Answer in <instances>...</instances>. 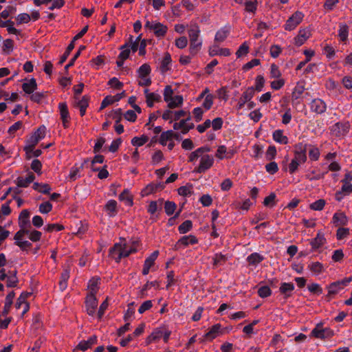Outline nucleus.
Instances as JSON below:
<instances>
[{"label":"nucleus","instance_id":"1","mask_svg":"<svg viewBox=\"0 0 352 352\" xmlns=\"http://www.w3.org/2000/svg\"><path fill=\"white\" fill-rule=\"evenodd\" d=\"M135 252V249L132 247H128L126 243H114V245L109 249V256L116 263H120L122 258L127 257Z\"/></svg>","mask_w":352,"mask_h":352},{"label":"nucleus","instance_id":"2","mask_svg":"<svg viewBox=\"0 0 352 352\" xmlns=\"http://www.w3.org/2000/svg\"><path fill=\"white\" fill-rule=\"evenodd\" d=\"M45 132L46 127L45 126H41L36 131L34 132L30 139L31 144L26 146L24 148L27 153H28L29 151H32L35 145H36L41 139L45 138Z\"/></svg>","mask_w":352,"mask_h":352},{"label":"nucleus","instance_id":"3","mask_svg":"<svg viewBox=\"0 0 352 352\" xmlns=\"http://www.w3.org/2000/svg\"><path fill=\"white\" fill-rule=\"evenodd\" d=\"M304 14L299 11L295 12L286 21L285 29L288 31L294 30L302 21Z\"/></svg>","mask_w":352,"mask_h":352},{"label":"nucleus","instance_id":"4","mask_svg":"<svg viewBox=\"0 0 352 352\" xmlns=\"http://www.w3.org/2000/svg\"><path fill=\"white\" fill-rule=\"evenodd\" d=\"M311 336L320 338L325 339L332 337L334 332L329 328H323L322 325L318 324L311 332Z\"/></svg>","mask_w":352,"mask_h":352},{"label":"nucleus","instance_id":"5","mask_svg":"<svg viewBox=\"0 0 352 352\" xmlns=\"http://www.w3.org/2000/svg\"><path fill=\"white\" fill-rule=\"evenodd\" d=\"M350 124L349 122H339L331 126V132L337 137L345 135L349 131Z\"/></svg>","mask_w":352,"mask_h":352},{"label":"nucleus","instance_id":"6","mask_svg":"<svg viewBox=\"0 0 352 352\" xmlns=\"http://www.w3.org/2000/svg\"><path fill=\"white\" fill-rule=\"evenodd\" d=\"M307 144L298 143L295 145L294 159L300 164H304L307 161Z\"/></svg>","mask_w":352,"mask_h":352},{"label":"nucleus","instance_id":"7","mask_svg":"<svg viewBox=\"0 0 352 352\" xmlns=\"http://www.w3.org/2000/svg\"><path fill=\"white\" fill-rule=\"evenodd\" d=\"M214 163V158L209 155H204L201 157L199 166L195 170L196 173H202L208 170Z\"/></svg>","mask_w":352,"mask_h":352},{"label":"nucleus","instance_id":"8","mask_svg":"<svg viewBox=\"0 0 352 352\" xmlns=\"http://www.w3.org/2000/svg\"><path fill=\"white\" fill-rule=\"evenodd\" d=\"M89 97L84 96L80 99L77 96H74V107L78 108L81 116H84L86 113V109L89 106Z\"/></svg>","mask_w":352,"mask_h":352},{"label":"nucleus","instance_id":"9","mask_svg":"<svg viewBox=\"0 0 352 352\" xmlns=\"http://www.w3.org/2000/svg\"><path fill=\"white\" fill-rule=\"evenodd\" d=\"M254 96V89L253 87H248L241 95L236 105L237 110L241 109L246 102H248Z\"/></svg>","mask_w":352,"mask_h":352},{"label":"nucleus","instance_id":"10","mask_svg":"<svg viewBox=\"0 0 352 352\" xmlns=\"http://www.w3.org/2000/svg\"><path fill=\"white\" fill-rule=\"evenodd\" d=\"M85 305L87 314L93 316L96 313V309L98 306V300L96 295L88 294L86 297Z\"/></svg>","mask_w":352,"mask_h":352},{"label":"nucleus","instance_id":"11","mask_svg":"<svg viewBox=\"0 0 352 352\" xmlns=\"http://www.w3.org/2000/svg\"><path fill=\"white\" fill-rule=\"evenodd\" d=\"M58 109L60 111V119L62 120L63 127L67 129L69 126L70 120L67 105L65 102H60L58 104Z\"/></svg>","mask_w":352,"mask_h":352},{"label":"nucleus","instance_id":"12","mask_svg":"<svg viewBox=\"0 0 352 352\" xmlns=\"http://www.w3.org/2000/svg\"><path fill=\"white\" fill-rule=\"evenodd\" d=\"M19 225L20 228L30 230L32 225L30 221V212L28 210H23L19 216Z\"/></svg>","mask_w":352,"mask_h":352},{"label":"nucleus","instance_id":"13","mask_svg":"<svg viewBox=\"0 0 352 352\" xmlns=\"http://www.w3.org/2000/svg\"><path fill=\"white\" fill-rule=\"evenodd\" d=\"M310 108L313 112L317 114H322L325 112L327 105L322 100L315 98L311 102Z\"/></svg>","mask_w":352,"mask_h":352},{"label":"nucleus","instance_id":"14","mask_svg":"<svg viewBox=\"0 0 352 352\" xmlns=\"http://www.w3.org/2000/svg\"><path fill=\"white\" fill-rule=\"evenodd\" d=\"M165 185L164 183L159 182L157 184L150 183L148 184L141 192L142 196H148L157 191L162 190L164 188Z\"/></svg>","mask_w":352,"mask_h":352},{"label":"nucleus","instance_id":"15","mask_svg":"<svg viewBox=\"0 0 352 352\" xmlns=\"http://www.w3.org/2000/svg\"><path fill=\"white\" fill-rule=\"evenodd\" d=\"M98 341V337L95 335L91 336L87 340H81L75 348L74 351L80 350L82 351L91 348L93 345L96 344Z\"/></svg>","mask_w":352,"mask_h":352},{"label":"nucleus","instance_id":"16","mask_svg":"<svg viewBox=\"0 0 352 352\" xmlns=\"http://www.w3.org/2000/svg\"><path fill=\"white\" fill-rule=\"evenodd\" d=\"M305 90V89L302 82H298L292 94L291 100L293 105H297L300 103L298 99L301 97Z\"/></svg>","mask_w":352,"mask_h":352},{"label":"nucleus","instance_id":"17","mask_svg":"<svg viewBox=\"0 0 352 352\" xmlns=\"http://www.w3.org/2000/svg\"><path fill=\"white\" fill-rule=\"evenodd\" d=\"M310 36L311 32L309 29H300L298 35L294 38V44L298 47L301 46Z\"/></svg>","mask_w":352,"mask_h":352},{"label":"nucleus","instance_id":"18","mask_svg":"<svg viewBox=\"0 0 352 352\" xmlns=\"http://www.w3.org/2000/svg\"><path fill=\"white\" fill-rule=\"evenodd\" d=\"M208 53L210 56H214L217 55L228 56L231 54L228 48H219V45L216 44H214L209 47Z\"/></svg>","mask_w":352,"mask_h":352},{"label":"nucleus","instance_id":"19","mask_svg":"<svg viewBox=\"0 0 352 352\" xmlns=\"http://www.w3.org/2000/svg\"><path fill=\"white\" fill-rule=\"evenodd\" d=\"M341 190L337 191L335 198L338 201H340L344 196L352 193V184L342 183Z\"/></svg>","mask_w":352,"mask_h":352},{"label":"nucleus","instance_id":"20","mask_svg":"<svg viewBox=\"0 0 352 352\" xmlns=\"http://www.w3.org/2000/svg\"><path fill=\"white\" fill-rule=\"evenodd\" d=\"M35 179V176L32 173H29L26 178L18 177L16 181V185L19 188H26Z\"/></svg>","mask_w":352,"mask_h":352},{"label":"nucleus","instance_id":"21","mask_svg":"<svg viewBox=\"0 0 352 352\" xmlns=\"http://www.w3.org/2000/svg\"><path fill=\"white\" fill-rule=\"evenodd\" d=\"M332 222L336 226H345L347 224L348 219L344 213L337 212L333 214Z\"/></svg>","mask_w":352,"mask_h":352},{"label":"nucleus","instance_id":"22","mask_svg":"<svg viewBox=\"0 0 352 352\" xmlns=\"http://www.w3.org/2000/svg\"><path fill=\"white\" fill-rule=\"evenodd\" d=\"M294 288V285L292 283H282L279 291L285 298H287L292 295Z\"/></svg>","mask_w":352,"mask_h":352},{"label":"nucleus","instance_id":"23","mask_svg":"<svg viewBox=\"0 0 352 352\" xmlns=\"http://www.w3.org/2000/svg\"><path fill=\"white\" fill-rule=\"evenodd\" d=\"M15 296L14 292H10L6 297L5 305L2 311L3 316H7L10 311V307L12 305L13 299Z\"/></svg>","mask_w":352,"mask_h":352},{"label":"nucleus","instance_id":"24","mask_svg":"<svg viewBox=\"0 0 352 352\" xmlns=\"http://www.w3.org/2000/svg\"><path fill=\"white\" fill-rule=\"evenodd\" d=\"M171 56L170 54L168 52H166L164 54V58H162L160 65V69L162 74L166 73L168 70H170V65L171 63Z\"/></svg>","mask_w":352,"mask_h":352},{"label":"nucleus","instance_id":"25","mask_svg":"<svg viewBox=\"0 0 352 352\" xmlns=\"http://www.w3.org/2000/svg\"><path fill=\"white\" fill-rule=\"evenodd\" d=\"M146 94V102L148 107H153L154 102H159L161 99V96L158 94L148 93V89L144 90Z\"/></svg>","mask_w":352,"mask_h":352},{"label":"nucleus","instance_id":"26","mask_svg":"<svg viewBox=\"0 0 352 352\" xmlns=\"http://www.w3.org/2000/svg\"><path fill=\"white\" fill-rule=\"evenodd\" d=\"M272 137L274 140L279 144H287L289 142L288 138L284 135L283 131L280 129L275 130L273 132Z\"/></svg>","mask_w":352,"mask_h":352},{"label":"nucleus","instance_id":"27","mask_svg":"<svg viewBox=\"0 0 352 352\" xmlns=\"http://www.w3.org/2000/svg\"><path fill=\"white\" fill-rule=\"evenodd\" d=\"M69 269H65L60 274L59 288L63 292L67 287V280L69 278Z\"/></svg>","mask_w":352,"mask_h":352},{"label":"nucleus","instance_id":"28","mask_svg":"<svg viewBox=\"0 0 352 352\" xmlns=\"http://www.w3.org/2000/svg\"><path fill=\"white\" fill-rule=\"evenodd\" d=\"M22 89L26 94H32L37 89V83L34 78H31L29 82L22 85Z\"/></svg>","mask_w":352,"mask_h":352},{"label":"nucleus","instance_id":"29","mask_svg":"<svg viewBox=\"0 0 352 352\" xmlns=\"http://www.w3.org/2000/svg\"><path fill=\"white\" fill-rule=\"evenodd\" d=\"M221 329L220 324H215L213 325L210 330L205 334V339L208 340H212L219 335V330Z\"/></svg>","mask_w":352,"mask_h":352},{"label":"nucleus","instance_id":"30","mask_svg":"<svg viewBox=\"0 0 352 352\" xmlns=\"http://www.w3.org/2000/svg\"><path fill=\"white\" fill-rule=\"evenodd\" d=\"M327 289H328L327 297H331V296L338 294L343 288L340 285V283H339V282L337 280V281L333 282L330 285H329L327 286Z\"/></svg>","mask_w":352,"mask_h":352},{"label":"nucleus","instance_id":"31","mask_svg":"<svg viewBox=\"0 0 352 352\" xmlns=\"http://www.w3.org/2000/svg\"><path fill=\"white\" fill-rule=\"evenodd\" d=\"M230 33V28L224 27L218 30L214 36L215 42H223L226 40Z\"/></svg>","mask_w":352,"mask_h":352},{"label":"nucleus","instance_id":"32","mask_svg":"<svg viewBox=\"0 0 352 352\" xmlns=\"http://www.w3.org/2000/svg\"><path fill=\"white\" fill-rule=\"evenodd\" d=\"M188 34L190 41L199 40V36L200 34V30L199 26L197 24L191 25L188 30Z\"/></svg>","mask_w":352,"mask_h":352},{"label":"nucleus","instance_id":"33","mask_svg":"<svg viewBox=\"0 0 352 352\" xmlns=\"http://www.w3.org/2000/svg\"><path fill=\"white\" fill-rule=\"evenodd\" d=\"M167 27L161 23H155L153 25V31L156 36H164L167 32Z\"/></svg>","mask_w":352,"mask_h":352},{"label":"nucleus","instance_id":"34","mask_svg":"<svg viewBox=\"0 0 352 352\" xmlns=\"http://www.w3.org/2000/svg\"><path fill=\"white\" fill-rule=\"evenodd\" d=\"M104 208L110 217H113L117 213V202L115 200H109L106 204Z\"/></svg>","mask_w":352,"mask_h":352},{"label":"nucleus","instance_id":"35","mask_svg":"<svg viewBox=\"0 0 352 352\" xmlns=\"http://www.w3.org/2000/svg\"><path fill=\"white\" fill-rule=\"evenodd\" d=\"M138 77L141 79H144L150 75L151 72V68L148 63H144L138 69Z\"/></svg>","mask_w":352,"mask_h":352},{"label":"nucleus","instance_id":"36","mask_svg":"<svg viewBox=\"0 0 352 352\" xmlns=\"http://www.w3.org/2000/svg\"><path fill=\"white\" fill-rule=\"evenodd\" d=\"M263 259L264 257L256 252L252 253L247 257V261L249 263L250 265H255L261 263L262 261H263Z\"/></svg>","mask_w":352,"mask_h":352},{"label":"nucleus","instance_id":"37","mask_svg":"<svg viewBox=\"0 0 352 352\" xmlns=\"http://www.w3.org/2000/svg\"><path fill=\"white\" fill-rule=\"evenodd\" d=\"M33 188L43 194H50L51 191V187L47 184H39L38 182H34L33 184Z\"/></svg>","mask_w":352,"mask_h":352},{"label":"nucleus","instance_id":"38","mask_svg":"<svg viewBox=\"0 0 352 352\" xmlns=\"http://www.w3.org/2000/svg\"><path fill=\"white\" fill-rule=\"evenodd\" d=\"M349 35V27L345 23H340L339 25V32L338 36L340 37V41H345L347 40Z\"/></svg>","mask_w":352,"mask_h":352},{"label":"nucleus","instance_id":"39","mask_svg":"<svg viewBox=\"0 0 352 352\" xmlns=\"http://www.w3.org/2000/svg\"><path fill=\"white\" fill-rule=\"evenodd\" d=\"M308 268L316 275H318L324 270L323 265L320 262H313L308 265Z\"/></svg>","mask_w":352,"mask_h":352},{"label":"nucleus","instance_id":"40","mask_svg":"<svg viewBox=\"0 0 352 352\" xmlns=\"http://www.w3.org/2000/svg\"><path fill=\"white\" fill-rule=\"evenodd\" d=\"M202 45L201 40L190 41V52L192 56L195 55L200 50Z\"/></svg>","mask_w":352,"mask_h":352},{"label":"nucleus","instance_id":"41","mask_svg":"<svg viewBox=\"0 0 352 352\" xmlns=\"http://www.w3.org/2000/svg\"><path fill=\"white\" fill-rule=\"evenodd\" d=\"M129 47L130 45L129 43H126L120 47V49L122 52L118 56V59L126 60L129 58L131 52Z\"/></svg>","mask_w":352,"mask_h":352},{"label":"nucleus","instance_id":"42","mask_svg":"<svg viewBox=\"0 0 352 352\" xmlns=\"http://www.w3.org/2000/svg\"><path fill=\"white\" fill-rule=\"evenodd\" d=\"M177 205L175 202L166 201L164 203V210L167 215H172L175 211Z\"/></svg>","mask_w":352,"mask_h":352},{"label":"nucleus","instance_id":"43","mask_svg":"<svg viewBox=\"0 0 352 352\" xmlns=\"http://www.w3.org/2000/svg\"><path fill=\"white\" fill-rule=\"evenodd\" d=\"M183 103V97L182 96H175L173 97L171 101L168 104V107L170 109H174L179 107Z\"/></svg>","mask_w":352,"mask_h":352},{"label":"nucleus","instance_id":"44","mask_svg":"<svg viewBox=\"0 0 352 352\" xmlns=\"http://www.w3.org/2000/svg\"><path fill=\"white\" fill-rule=\"evenodd\" d=\"M148 140L146 135H142L141 137H135L131 140V144L133 146H141L144 145Z\"/></svg>","mask_w":352,"mask_h":352},{"label":"nucleus","instance_id":"45","mask_svg":"<svg viewBox=\"0 0 352 352\" xmlns=\"http://www.w3.org/2000/svg\"><path fill=\"white\" fill-rule=\"evenodd\" d=\"M325 204V200L320 199L310 204L309 208L313 210L320 211L324 208Z\"/></svg>","mask_w":352,"mask_h":352},{"label":"nucleus","instance_id":"46","mask_svg":"<svg viewBox=\"0 0 352 352\" xmlns=\"http://www.w3.org/2000/svg\"><path fill=\"white\" fill-rule=\"evenodd\" d=\"M119 199L121 201H126V203L129 206H132L133 204V198L129 195V192L128 190H124V191L119 195Z\"/></svg>","mask_w":352,"mask_h":352},{"label":"nucleus","instance_id":"47","mask_svg":"<svg viewBox=\"0 0 352 352\" xmlns=\"http://www.w3.org/2000/svg\"><path fill=\"white\" fill-rule=\"evenodd\" d=\"M173 91L171 88V86H166L164 90V100L165 102H168V104L169 103L170 101L172 100V99H173Z\"/></svg>","mask_w":352,"mask_h":352},{"label":"nucleus","instance_id":"48","mask_svg":"<svg viewBox=\"0 0 352 352\" xmlns=\"http://www.w3.org/2000/svg\"><path fill=\"white\" fill-rule=\"evenodd\" d=\"M214 98V96L210 94H208L206 95V96L205 97L204 101L202 104V107L206 110H209L210 109H211V107L213 104Z\"/></svg>","mask_w":352,"mask_h":352},{"label":"nucleus","instance_id":"49","mask_svg":"<svg viewBox=\"0 0 352 352\" xmlns=\"http://www.w3.org/2000/svg\"><path fill=\"white\" fill-rule=\"evenodd\" d=\"M257 8V1H248L245 3V10L248 12L254 13Z\"/></svg>","mask_w":352,"mask_h":352},{"label":"nucleus","instance_id":"50","mask_svg":"<svg viewBox=\"0 0 352 352\" xmlns=\"http://www.w3.org/2000/svg\"><path fill=\"white\" fill-rule=\"evenodd\" d=\"M192 221L190 220H186L179 226L178 230L181 234H184L189 231L192 228Z\"/></svg>","mask_w":352,"mask_h":352},{"label":"nucleus","instance_id":"51","mask_svg":"<svg viewBox=\"0 0 352 352\" xmlns=\"http://www.w3.org/2000/svg\"><path fill=\"white\" fill-rule=\"evenodd\" d=\"M258 294L261 298H267L272 294V290L267 285L262 286L258 289Z\"/></svg>","mask_w":352,"mask_h":352},{"label":"nucleus","instance_id":"52","mask_svg":"<svg viewBox=\"0 0 352 352\" xmlns=\"http://www.w3.org/2000/svg\"><path fill=\"white\" fill-rule=\"evenodd\" d=\"M7 287H15L17 285L18 278L16 277V271H14V276H7Z\"/></svg>","mask_w":352,"mask_h":352},{"label":"nucleus","instance_id":"53","mask_svg":"<svg viewBox=\"0 0 352 352\" xmlns=\"http://www.w3.org/2000/svg\"><path fill=\"white\" fill-rule=\"evenodd\" d=\"M320 151L317 147L311 146L309 151V157L311 160L317 161L320 157Z\"/></svg>","mask_w":352,"mask_h":352},{"label":"nucleus","instance_id":"54","mask_svg":"<svg viewBox=\"0 0 352 352\" xmlns=\"http://www.w3.org/2000/svg\"><path fill=\"white\" fill-rule=\"evenodd\" d=\"M158 255H159V251L158 250L154 251L149 256H148L145 259L144 263L150 267H152L154 265L155 261L157 259Z\"/></svg>","mask_w":352,"mask_h":352},{"label":"nucleus","instance_id":"55","mask_svg":"<svg viewBox=\"0 0 352 352\" xmlns=\"http://www.w3.org/2000/svg\"><path fill=\"white\" fill-rule=\"evenodd\" d=\"M349 234V229L345 228H339L336 232L338 240H343Z\"/></svg>","mask_w":352,"mask_h":352},{"label":"nucleus","instance_id":"56","mask_svg":"<svg viewBox=\"0 0 352 352\" xmlns=\"http://www.w3.org/2000/svg\"><path fill=\"white\" fill-rule=\"evenodd\" d=\"M109 116L115 120L116 122H120L122 118V111L121 109H117L112 111Z\"/></svg>","mask_w":352,"mask_h":352},{"label":"nucleus","instance_id":"57","mask_svg":"<svg viewBox=\"0 0 352 352\" xmlns=\"http://www.w3.org/2000/svg\"><path fill=\"white\" fill-rule=\"evenodd\" d=\"M153 307V302L151 300L144 301L139 307L138 312L140 314H144L145 311L149 310Z\"/></svg>","mask_w":352,"mask_h":352},{"label":"nucleus","instance_id":"58","mask_svg":"<svg viewBox=\"0 0 352 352\" xmlns=\"http://www.w3.org/2000/svg\"><path fill=\"white\" fill-rule=\"evenodd\" d=\"M265 169L267 173L274 175L278 170V164L275 162H271L265 165Z\"/></svg>","mask_w":352,"mask_h":352},{"label":"nucleus","instance_id":"59","mask_svg":"<svg viewBox=\"0 0 352 352\" xmlns=\"http://www.w3.org/2000/svg\"><path fill=\"white\" fill-rule=\"evenodd\" d=\"M135 305V302H131L128 305V309L126 311L124 316V320L125 322L129 320V319L133 316L135 313V309L133 308V306Z\"/></svg>","mask_w":352,"mask_h":352},{"label":"nucleus","instance_id":"60","mask_svg":"<svg viewBox=\"0 0 352 352\" xmlns=\"http://www.w3.org/2000/svg\"><path fill=\"white\" fill-rule=\"evenodd\" d=\"M307 288L311 293L316 294L317 295H320L322 293V289L318 283L309 285Z\"/></svg>","mask_w":352,"mask_h":352},{"label":"nucleus","instance_id":"61","mask_svg":"<svg viewBox=\"0 0 352 352\" xmlns=\"http://www.w3.org/2000/svg\"><path fill=\"white\" fill-rule=\"evenodd\" d=\"M249 52V46L246 42L243 43L236 52L237 58H240L243 55H246Z\"/></svg>","mask_w":352,"mask_h":352},{"label":"nucleus","instance_id":"62","mask_svg":"<svg viewBox=\"0 0 352 352\" xmlns=\"http://www.w3.org/2000/svg\"><path fill=\"white\" fill-rule=\"evenodd\" d=\"M52 209V205L49 201H45L40 204L39 212L43 214L50 212Z\"/></svg>","mask_w":352,"mask_h":352},{"label":"nucleus","instance_id":"63","mask_svg":"<svg viewBox=\"0 0 352 352\" xmlns=\"http://www.w3.org/2000/svg\"><path fill=\"white\" fill-rule=\"evenodd\" d=\"M276 155V148L275 146H270L265 153V157L267 160H272Z\"/></svg>","mask_w":352,"mask_h":352},{"label":"nucleus","instance_id":"64","mask_svg":"<svg viewBox=\"0 0 352 352\" xmlns=\"http://www.w3.org/2000/svg\"><path fill=\"white\" fill-rule=\"evenodd\" d=\"M28 234H29L28 238L30 240L32 241L33 242H36L40 240L41 232L35 230H32L31 228L30 229V232Z\"/></svg>","mask_w":352,"mask_h":352}]
</instances>
